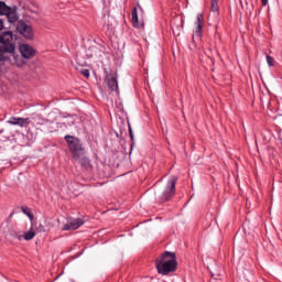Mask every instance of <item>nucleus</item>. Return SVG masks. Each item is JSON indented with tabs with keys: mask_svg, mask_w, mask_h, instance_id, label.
<instances>
[{
	"mask_svg": "<svg viewBox=\"0 0 282 282\" xmlns=\"http://www.w3.org/2000/svg\"><path fill=\"white\" fill-rule=\"evenodd\" d=\"M156 270L159 274H170V272H175L177 270V258L175 252L165 251L155 261Z\"/></svg>",
	"mask_w": 282,
	"mask_h": 282,
	"instance_id": "obj_1",
	"label": "nucleus"
},
{
	"mask_svg": "<svg viewBox=\"0 0 282 282\" xmlns=\"http://www.w3.org/2000/svg\"><path fill=\"white\" fill-rule=\"evenodd\" d=\"M14 41V35L12 34V31H6L0 34V61H3L6 58L7 52H14V44L12 43Z\"/></svg>",
	"mask_w": 282,
	"mask_h": 282,
	"instance_id": "obj_2",
	"label": "nucleus"
},
{
	"mask_svg": "<svg viewBox=\"0 0 282 282\" xmlns=\"http://www.w3.org/2000/svg\"><path fill=\"white\" fill-rule=\"evenodd\" d=\"M65 140L74 160H80L85 155V148L79 139L73 135H66Z\"/></svg>",
	"mask_w": 282,
	"mask_h": 282,
	"instance_id": "obj_3",
	"label": "nucleus"
},
{
	"mask_svg": "<svg viewBox=\"0 0 282 282\" xmlns=\"http://www.w3.org/2000/svg\"><path fill=\"white\" fill-rule=\"evenodd\" d=\"M25 57L23 55H17L14 51L7 52L6 57L0 61H9L11 65H17V67H22V65H25Z\"/></svg>",
	"mask_w": 282,
	"mask_h": 282,
	"instance_id": "obj_4",
	"label": "nucleus"
},
{
	"mask_svg": "<svg viewBox=\"0 0 282 282\" xmlns=\"http://www.w3.org/2000/svg\"><path fill=\"white\" fill-rule=\"evenodd\" d=\"M17 32L24 36V39H34V30H32L31 25H28L23 21H19L17 24Z\"/></svg>",
	"mask_w": 282,
	"mask_h": 282,
	"instance_id": "obj_5",
	"label": "nucleus"
},
{
	"mask_svg": "<svg viewBox=\"0 0 282 282\" xmlns=\"http://www.w3.org/2000/svg\"><path fill=\"white\" fill-rule=\"evenodd\" d=\"M177 184V177L172 176L167 183L166 188L163 192V202L171 199L175 195V185Z\"/></svg>",
	"mask_w": 282,
	"mask_h": 282,
	"instance_id": "obj_6",
	"label": "nucleus"
},
{
	"mask_svg": "<svg viewBox=\"0 0 282 282\" xmlns=\"http://www.w3.org/2000/svg\"><path fill=\"white\" fill-rule=\"evenodd\" d=\"M85 225L83 218H68L67 224L63 227V230H78L80 226Z\"/></svg>",
	"mask_w": 282,
	"mask_h": 282,
	"instance_id": "obj_7",
	"label": "nucleus"
},
{
	"mask_svg": "<svg viewBox=\"0 0 282 282\" xmlns=\"http://www.w3.org/2000/svg\"><path fill=\"white\" fill-rule=\"evenodd\" d=\"M202 28H204V15L198 14L197 21H196V28L194 30L193 40L198 39V41H202Z\"/></svg>",
	"mask_w": 282,
	"mask_h": 282,
	"instance_id": "obj_8",
	"label": "nucleus"
},
{
	"mask_svg": "<svg viewBox=\"0 0 282 282\" xmlns=\"http://www.w3.org/2000/svg\"><path fill=\"white\" fill-rule=\"evenodd\" d=\"M105 83L110 91H118V78L115 75H107Z\"/></svg>",
	"mask_w": 282,
	"mask_h": 282,
	"instance_id": "obj_9",
	"label": "nucleus"
},
{
	"mask_svg": "<svg viewBox=\"0 0 282 282\" xmlns=\"http://www.w3.org/2000/svg\"><path fill=\"white\" fill-rule=\"evenodd\" d=\"M20 53L23 58H32L34 56V48L28 44L20 45Z\"/></svg>",
	"mask_w": 282,
	"mask_h": 282,
	"instance_id": "obj_10",
	"label": "nucleus"
},
{
	"mask_svg": "<svg viewBox=\"0 0 282 282\" xmlns=\"http://www.w3.org/2000/svg\"><path fill=\"white\" fill-rule=\"evenodd\" d=\"M7 122H8V124H14V126H18V127H23L25 124H30V119L29 118H15V117H12Z\"/></svg>",
	"mask_w": 282,
	"mask_h": 282,
	"instance_id": "obj_11",
	"label": "nucleus"
},
{
	"mask_svg": "<svg viewBox=\"0 0 282 282\" xmlns=\"http://www.w3.org/2000/svg\"><path fill=\"white\" fill-rule=\"evenodd\" d=\"M6 17L10 23H15V21H19V15H17V11H13L11 8L9 9V12L6 13Z\"/></svg>",
	"mask_w": 282,
	"mask_h": 282,
	"instance_id": "obj_12",
	"label": "nucleus"
},
{
	"mask_svg": "<svg viewBox=\"0 0 282 282\" xmlns=\"http://www.w3.org/2000/svg\"><path fill=\"white\" fill-rule=\"evenodd\" d=\"M98 54H100V51L96 46H90L87 50V57L88 58H94V56H98Z\"/></svg>",
	"mask_w": 282,
	"mask_h": 282,
	"instance_id": "obj_13",
	"label": "nucleus"
},
{
	"mask_svg": "<svg viewBox=\"0 0 282 282\" xmlns=\"http://www.w3.org/2000/svg\"><path fill=\"white\" fill-rule=\"evenodd\" d=\"M210 10L212 12H219V0H212Z\"/></svg>",
	"mask_w": 282,
	"mask_h": 282,
	"instance_id": "obj_14",
	"label": "nucleus"
},
{
	"mask_svg": "<svg viewBox=\"0 0 282 282\" xmlns=\"http://www.w3.org/2000/svg\"><path fill=\"white\" fill-rule=\"evenodd\" d=\"M10 12V7L6 6L3 2H0V14H8Z\"/></svg>",
	"mask_w": 282,
	"mask_h": 282,
	"instance_id": "obj_15",
	"label": "nucleus"
},
{
	"mask_svg": "<svg viewBox=\"0 0 282 282\" xmlns=\"http://www.w3.org/2000/svg\"><path fill=\"white\" fill-rule=\"evenodd\" d=\"M132 23L133 25H138V8L132 9Z\"/></svg>",
	"mask_w": 282,
	"mask_h": 282,
	"instance_id": "obj_16",
	"label": "nucleus"
},
{
	"mask_svg": "<svg viewBox=\"0 0 282 282\" xmlns=\"http://www.w3.org/2000/svg\"><path fill=\"white\" fill-rule=\"evenodd\" d=\"M75 160H79V164L82 166H84L85 169L89 167V159L87 158H79V159H75Z\"/></svg>",
	"mask_w": 282,
	"mask_h": 282,
	"instance_id": "obj_17",
	"label": "nucleus"
},
{
	"mask_svg": "<svg viewBox=\"0 0 282 282\" xmlns=\"http://www.w3.org/2000/svg\"><path fill=\"white\" fill-rule=\"evenodd\" d=\"M34 237H36V232H34V231H28L24 235L25 241H32V239H34Z\"/></svg>",
	"mask_w": 282,
	"mask_h": 282,
	"instance_id": "obj_18",
	"label": "nucleus"
},
{
	"mask_svg": "<svg viewBox=\"0 0 282 282\" xmlns=\"http://www.w3.org/2000/svg\"><path fill=\"white\" fill-rule=\"evenodd\" d=\"M22 213H23L24 215H28V217H29L30 219H34V215H33L32 213H30V208H28V207H22Z\"/></svg>",
	"mask_w": 282,
	"mask_h": 282,
	"instance_id": "obj_19",
	"label": "nucleus"
},
{
	"mask_svg": "<svg viewBox=\"0 0 282 282\" xmlns=\"http://www.w3.org/2000/svg\"><path fill=\"white\" fill-rule=\"evenodd\" d=\"M267 63L269 67H274V57L267 55Z\"/></svg>",
	"mask_w": 282,
	"mask_h": 282,
	"instance_id": "obj_20",
	"label": "nucleus"
},
{
	"mask_svg": "<svg viewBox=\"0 0 282 282\" xmlns=\"http://www.w3.org/2000/svg\"><path fill=\"white\" fill-rule=\"evenodd\" d=\"M80 74L84 75L85 78H89V76H90L89 69H82Z\"/></svg>",
	"mask_w": 282,
	"mask_h": 282,
	"instance_id": "obj_21",
	"label": "nucleus"
},
{
	"mask_svg": "<svg viewBox=\"0 0 282 282\" xmlns=\"http://www.w3.org/2000/svg\"><path fill=\"white\" fill-rule=\"evenodd\" d=\"M129 134H130L131 140H133V130H131V128H129Z\"/></svg>",
	"mask_w": 282,
	"mask_h": 282,
	"instance_id": "obj_22",
	"label": "nucleus"
},
{
	"mask_svg": "<svg viewBox=\"0 0 282 282\" xmlns=\"http://www.w3.org/2000/svg\"><path fill=\"white\" fill-rule=\"evenodd\" d=\"M262 6H268V0H261Z\"/></svg>",
	"mask_w": 282,
	"mask_h": 282,
	"instance_id": "obj_23",
	"label": "nucleus"
},
{
	"mask_svg": "<svg viewBox=\"0 0 282 282\" xmlns=\"http://www.w3.org/2000/svg\"><path fill=\"white\" fill-rule=\"evenodd\" d=\"M0 30H3V21L0 20Z\"/></svg>",
	"mask_w": 282,
	"mask_h": 282,
	"instance_id": "obj_24",
	"label": "nucleus"
}]
</instances>
